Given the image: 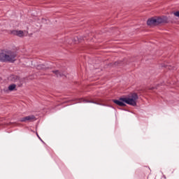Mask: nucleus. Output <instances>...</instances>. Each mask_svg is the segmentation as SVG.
<instances>
[{"mask_svg":"<svg viewBox=\"0 0 179 179\" xmlns=\"http://www.w3.org/2000/svg\"><path fill=\"white\" fill-rule=\"evenodd\" d=\"M78 103H91L92 104H96L97 106H106L104 103H99L97 101L89 99H83V98L80 99Z\"/></svg>","mask_w":179,"mask_h":179,"instance_id":"obj_4","label":"nucleus"},{"mask_svg":"<svg viewBox=\"0 0 179 179\" xmlns=\"http://www.w3.org/2000/svg\"><path fill=\"white\" fill-rule=\"evenodd\" d=\"M162 23H167V17H159L157 18H149L147 20L148 26H158V24H162Z\"/></svg>","mask_w":179,"mask_h":179,"instance_id":"obj_3","label":"nucleus"},{"mask_svg":"<svg viewBox=\"0 0 179 179\" xmlns=\"http://www.w3.org/2000/svg\"><path fill=\"white\" fill-rule=\"evenodd\" d=\"M17 52L10 50H3L0 51V62H9L15 64L16 62Z\"/></svg>","mask_w":179,"mask_h":179,"instance_id":"obj_2","label":"nucleus"},{"mask_svg":"<svg viewBox=\"0 0 179 179\" xmlns=\"http://www.w3.org/2000/svg\"><path fill=\"white\" fill-rule=\"evenodd\" d=\"M163 178L166 179V176L164 175L162 176Z\"/></svg>","mask_w":179,"mask_h":179,"instance_id":"obj_15","label":"nucleus"},{"mask_svg":"<svg viewBox=\"0 0 179 179\" xmlns=\"http://www.w3.org/2000/svg\"><path fill=\"white\" fill-rule=\"evenodd\" d=\"M16 89V85L15 84H11L8 86V90L10 92H13Z\"/></svg>","mask_w":179,"mask_h":179,"instance_id":"obj_10","label":"nucleus"},{"mask_svg":"<svg viewBox=\"0 0 179 179\" xmlns=\"http://www.w3.org/2000/svg\"><path fill=\"white\" fill-rule=\"evenodd\" d=\"M139 99L138 94L133 93L131 97H120L119 99H113V103H115L119 107H127V104L136 107V100Z\"/></svg>","mask_w":179,"mask_h":179,"instance_id":"obj_1","label":"nucleus"},{"mask_svg":"<svg viewBox=\"0 0 179 179\" xmlns=\"http://www.w3.org/2000/svg\"><path fill=\"white\" fill-rule=\"evenodd\" d=\"M115 65H118V62H115Z\"/></svg>","mask_w":179,"mask_h":179,"instance_id":"obj_14","label":"nucleus"},{"mask_svg":"<svg viewBox=\"0 0 179 179\" xmlns=\"http://www.w3.org/2000/svg\"><path fill=\"white\" fill-rule=\"evenodd\" d=\"M11 34L13 36H17L18 37H23L24 36V33L22 30H13L11 31Z\"/></svg>","mask_w":179,"mask_h":179,"instance_id":"obj_6","label":"nucleus"},{"mask_svg":"<svg viewBox=\"0 0 179 179\" xmlns=\"http://www.w3.org/2000/svg\"><path fill=\"white\" fill-rule=\"evenodd\" d=\"M48 66H45V64H39L37 66V69H43L44 71H47L48 69Z\"/></svg>","mask_w":179,"mask_h":179,"instance_id":"obj_8","label":"nucleus"},{"mask_svg":"<svg viewBox=\"0 0 179 179\" xmlns=\"http://www.w3.org/2000/svg\"><path fill=\"white\" fill-rule=\"evenodd\" d=\"M36 136H37V137L38 138V139L41 141V142H42V143H43L44 145H45V143L44 142V141H43V139H41V138H40V136H38V133H36Z\"/></svg>","mask_w":179,"mask_h":179,"instance_id":"obj_11","label":"nucleus"},{"mask_svg":"<svg viewBox=\"0 0 179 179\" xmlns=\"http://www.w3.org/2000/svg\"><path fill=\"white\" fill-rule=\"evenodd\" d=\"M110 108H113V109H115V108H114V107H113V106H110Z\"/></svg>","mask_w":179,"mask_h":179,"instance_id":"obj_16","label":"nucleus"},{"mask_svg":"<svg viewBox=\"0 0 179 179\" xmlns=\"http://www.w3.org/2000/svg\"><path fill=\"white\" fill-rule=\"evenodd\" d=\"M120 110H123L124 111H128V110H127V109L120 108Z\"/></svg>","mask_w":179,"mask_h":179,"instance_id":"obj_13","label":"nucleus"},{"mask_svg":"<svg viewBox=\"0 0 179 179\" xmlns=\"http://www.w3.org/2000/svg\"><path fill=\"white\" fill-rule=\"evenodd\" d=\"M84 37L83 36H75L73 38V41L75 43H76L77 41H78V43H80V41H82V40H84Z\"/></svg>","mask_w":179,"mask_h":179,"instance_id":"obj_9","label":"nucleus"},{"mask_svg":"<svg viewBox=\"0 0 179 179\" xmlns=\"http://www.w3.org/2000/svg\"><path fill=\"white\" fill-rule=\"evenodd\" d=\"M52 72L56 75L57 78H62V76H65L64 73H61L58 70L52 71Z\"/></svg>","mask_w":179,"mask_h":179,"instance_id":"obj_7","label":"nucleus"},{"mask_svg":"<svg viewBox=\"0 0 179 179\" xmlns=\"http://www.w3.org/2000/svg\"><path fill=\"white\" fill-rule=\"evenodd\" d=\"M36 119V116H34V115H28L24 117H21L20 119V122H27V121H31V120H35Z\"/></svg>","mask_w":179,"mask_h":179,"instance_id":"obj_5","label":"nucleus"},{"mask_svg":"<svg viewBox=\"0 0 179 179\" xmlns=\"http://www.w3.org/2000/svg\"><path fill=\"white\" fill-rule=\"evenodd\" d=\"M173 15H174L175 16H176V17H179V11L175 12V13H173Z\"/></svg>","mask_w":179,"mask_h":179,"instance_id":"obj_12","label":"nucleus"}]
</instances>
